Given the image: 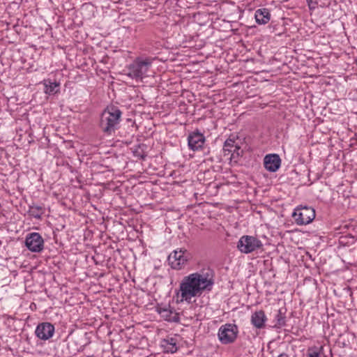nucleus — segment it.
Masks as SVG:
<instances>
[{
    "label": "nucleus",
    "instance_id": "b1692460",
    "mask_svg": "<svg viewBox=\"0 0 357 357\" xmlns=\"http://www.w3.org/2000/svg\"><path fill=\"white\" fill-rule=\"evenodd\" d=\"M103 112H109V107H107L105 109H104Z\"/></svg>",
    "mask_w": 357,
    "mask_h": 357
},
{
    "label": "nucleus",
    "instance_id": "39448f33",
    "mask_svg": "<svg viewBox=\"0 0 357 357\" xmlns=\"http://www.w3.org/2000/svg\"><path fill=\"white\" fill-rule=\"evenodd\" d=\"M191 253L185 248L174 250L168 257V261L173 269L181 270L192 259Z\"/></svg>",
    "mask_w": 357,
    "mask_h": 357
},
{
    "label": "nucleus",
    "instance_id": "412c9836",
    "mask_svg": "<svg viewBox=\"0 0 357 357\" xmlns=\"http://www.w3.org/2000/svg\"><path fill=\"white\" fill-rule=\"evenodd\" d=\"M139 149L140 146L139 147V149L133 151V154L135 157H137L138 158L144 160L146 158V155L143 151H140Z\"/></svg>",
    "mask_w": 357,
    "mask_h": 357
},
{
    "label": "nucleus",
    "instance_id": "2eb2a0df",
    "mask_svg": "<svg viewBox=\"0 0 357 357\" xmlns=\"http://www.w3.org/2000/svg\"><path fill=\"white\" fill-rule=\"evenodd\" d=\"M44 91L50 96L54 95L60 91V84L57 82H52L50 79L44 80Z\"/></svg>",
    "mask_w": 357,
    "mask_h": 357
},
{
    "label": "nucleus",
    "instance_id": "4468645a",
    "mask_svg": "<svg viewBox=\"0 0 357 357\" xmlns=\"http://www.w3.org/2000/svg\"><path fill=\"white\" fill-rule=\"evenodd\" d=\"M266 321V317L264 312L262 310L257 311L252 314L251 323L255 327L257 328H264Z\"/></svg>",
    "mask_w": 357,
    "mask_h": 357
},
{
    "label": "nucleus",
    "instance_id": "bb28decb",
    "mask_svg": "<svg viewBox=\"0 0 357 357\" xmlns=\"http://www.w3.org/2000/svg\"><path fill=\"white\" fill-rule=\"evenodd\" d=\"M310 114H311L312 116H314V112H312V113H310Z\"/></svg>",
    "mask_w": 357,
    "mask_h": 357
},
{
    "label": "nucleus",
    "instance_id": "7ed1b4c3",
    "mask_svg": "<svg viewBox=\"0 0 357 357\" xmlns=\"http://www.w3.org/2000/svg\"><path fill=\"white\" fill-rule=\"evenodd\" d=\"M121 113H102L100 127L102 132L110 135L119 128Z\"/></svg>",
    "mask_w": 357,
    "mask_h": 357
},
{
    "label": "nucleus",
    "instance_id": "393cba45",
    "mask_svg": "<svg viewBox=\"0 0 357 357\" xmlns=\"http://www.w3.org/2000/svg\"><path fill=\"white\" fill-rule=\"evenodd\" d=\"M112 112H120L119 109L115 108V109H112Z\"/></svg>",
    "mask_w": 357,
    "mask_h": 357
},
{
    "label": "nucleus",
    "instance_id": "423d86ee",
    "mask_svg": "<svg viewBox=\"0 0 357 357\" xmlns=\"http://www.w3.org/2000/svg\"><path fill=\"white\" fill-rule=\"evenodd\" d=\"M262 247V242L253 236L244 235L237 243V248L245 254L251 253Z\"/></svg>",
    "mask_w": 357,
    "mask_h": 357
},
{
    "label": "nucleus",
    "instance_id": "a878e982",
    "mask_svg": "<svg viewBox=\"0 0 357 357\" xmlns=\"http://www.w3.org/2000/svg\"><path fill=\"white\" fill-rule=\"evenodd\" d=\"M167 114H164V115L162 116V118H165V117H167Z\"/></svg>",
    "mask_w": 357,
    "mask_h": 357
},
{
    "label": "nucleus",
    "instance_id": "9b49d317",
    "mask_svg": "<svg viewBox=\"0 0 357 357\" xmlns=\"http://www.w3.org/2000/svg\"><path fill=\"white\" fill-rule=\"evenodd\" d=\"M264 165L270 172H275L281 165V159L278 154H268L264 158Z\"/></svg>",
    "mask_w": 357,
    "mask_h": 357
},
{
    "label": "nucleus",
    "instance_id": "cd10ccee",
    "mask_svg": "<svg viewBox=\"0 0 357 357\" xmlns=\"http://www.w3.org/2000/svg\"><path fill=\"white\" fill-rule=\"evenodd\" d=\"M1 244V241H0V245Z\"/></svg>",
    "mask_w": 357,
    "mask_h": 357
},
{
    "label": "nucleus",
    "instance_id": "6ab92c4d",
    "mask_svg": "<svg viewBox=\"0 0 357 357\" xmlns=\"http://www.w3.org/2000/svg\"><path fill=\"white\" fill-rule=\"evenodd\" d=\"M158 313L160 314L162 317H163L167 321H172V312L166 307H160L158 310Z\"/></svg>",
    "mask_w": 357,
    "mask_h": 357
},
{
    "label": "nucleus",
    "instance_id": "20e7f679",
    "mask_svg": "<svg viewBox=\"0 0 357 357\" xmlns=\"http://www.w3.org/2000/svg\"><path fill=\"white\" fill-rule=\"evenodd\" d=\"M315 215V210L312 207L303 205L298 206L292 213V218L297 225L311 223Z\"/></svg>",
    "mask_w": 357,
    "mask_h": 357
},
{
    "label": "nucleus",
    "instance_id": "5701e85b",
    "mask_svg": "<svg viewBox=\"0 0 357 357\" xmlns=\"http://www.w3.org/2000/svg\"><path fill=\"white\" fill-rule=\"evenodd\" d=\"M278 357H289V355L286 353L280 354Z\"/></svg>",
    "mask_w": 357,
    "mask_h": 357
},
{
    "label": "nucleus",
    "instance_id": "f03ea898",
    "mask_svg": "<svg viewBox=\"0 0 357 357\" xmlns=\"http://www.w3.org/2000/svg\"><path fill=\"white\" fill-rule=\"evenodd\" d=\"M151 64L152 59L137 57L129 65L128 75L136 80L142 79L146 76Z\"/></svg>",
    "mask_w": 357,
    "mask_h": 357
},
{
    "label": "nucleus",
    "instance_id": "ddd939ff",
    "mask_svg": "<svg viewBox=\"0 0 357 357\" xmlns=\"http://www.w3.org/2000/svg\"><path fill=\"white\" fill-rule=\"evenodd\" d=\"M255 17L258 24H266L271 20V13L268 8H259L255 11Z\"/></svg>",
    "mask_w": 357,
    "mask_h": 357
},
{
    "label": "nucleus",
    "instance_id": "aec40b11",
    "mask_svg": "<svg viewBox=\"0 0 357 357\" xmlns=\"http://www.w3.org/2000/svg\"><path fill=\"white\" fill-rule=\"evenodd\" d=\"M275 319L276 321V326H282L285 325V316L281 312V310H279L277 312L275 316Z\"/></svg>",
    "mask_w": 357,
    "mask_h": 357
},
{
    "label": "nucleus",
    "instance_id": "f3484780",
    "mask_svg": "<svg viewBox=\"0 0 357 357\" xmlns=\"http://www.w3.org/2000/svg\"><path fill=\"white\" fill-rule=\"evenodd\" d=\"M29 213L33 218L40 219L44 213V208L40 206L33 204L29 206Z\"/></svg>",
    "mask_w": 357,
    "mask_h": 357
},
{
    "label": "nucleus",
    "instance_id": "f257e3e1",
    "mask_svg": "<svg viewBox=\"0 0 357 357\" xmlns=\"http://www.w3.org/2000/svg\"><path fill=\"white\" fill-rule=\"evenodd\" d=\"M214 284V271L211 268H203L182 279L178 296L181 297V301L190 303L192 298L199 297L203 293L211 291Z\"/></svg>",
    "mask_w": 357,
    "mask_h": 357
},
{
    "label": "nucleus",
    "instance_id": "f8f14e48",
    "mask_svg": "<svg viewBox=\"0 0 357 357\" xmlns=\"http://www.w3.org/2000/svg\"><path fill=\"white\" fill-rule=\"evenodd\" d=\"M178 338L179 337L178 335H174L167 336L166 338L162 340L160 346L163 349V351L165 353L171 354L176 352L178 349Z\"/></svg>",
    "mask_w": 357,
    "mask_h": 357
},
{
    "label": "nucleus",
    "instance_id": "0eeeda50",
    "mask_svg": "<svg viewBox=\"0 0 357 357\" xmlns=\"http://www.w3.org/2000/svg\"><path fill=\"white\" fill-rule=\"evenodd\" d=\"M238 331L236 325L226 324L220 326L218 330V339L222 344H228L235 341Z\"/></svg>",
    "mask_w": 357,
    "mask_h": 357
},
{
    "label": "nucleus",
    "instance_id": "4be33fe9",
    "mask_svg": "<svg viewBox=\"0 0 357 357\" xmlns=\"http://www.w3.org/2000/svg\"><path fill=\"white\" fill-rule=\"evenodd\" d=\"M307 3L310 9L315 8L318 5V1L317 0H307Z\"/></svg>",
    "mask_w": 357,
    "mask_h": 357
},
{
    "label": "nucleus",
    "instance_id": "a211bd4d",
    "mask_svg": "<svg viewBox=\"0 0 357 357\" xmlns=\"http://www.w3.org/2000/svg\"><path fill=\"white\" fill-rule=\"evenodd\" d=\"M323 350L322 346L310 347L307 349L306 357H325Z\"/></svg>",
    "mask_w": 357,
    "mask_h": 357
},
{
    "label": "nucleus",
    "instance_id": "9d476101",
    "mask_svg": "<svg viewBox=\"0 0 357 357\" xmlns=\"http://www.w3.org/2000/svg\"><path fill=\"white\" fill-rule=\"evenodd\" d=\"M205 137L199 131L190 133L188 137V144L190 149L198 151L201 149L204 144Z\"/></svg>",
    "mask_w": 357,
    "mask_h": 357
},
{
    "label": "nucleus",
    "instance_id": "dca6fc26",
    "mask_svg": "<svg viewBox=\"0 0 357 357\" xmlns=\"http://www.w3.org/2000/svg\"><path fill=\"white\" fill-rule=\"evenodd\" d=\"M240 150V147L235 144V141L232 139H227L224 144L223 151L225 152V155L231 153V157H234V154L236 153L237 155H239L238 151Z\"/></svg>",
    "mask_w": 357,
    "mask_h": 357
},
{
    "label": "nucleus",
    "instance_id": "1a4fd4ad",
    "mask_svg": "<svg viewBox=\"0 0 357 357\" xmlns=\"http://www.w3.org/2000/svg\"><path fill=\"white\" fill-rule=\"evenodd\" d=\"M54 331L53 324L50 322H43L37 326L35 334L40 340H47L53 336Z\"/></svg>",
    "mask_w": 357,
    "mask_h": 357
},
{
    "label": "nucleus",
    "instance_id": "6e6552de",
    "mask_svg": "<svg viewBox=\"0 0 357 357\" xmlns=\"http://www.w3.org/2000/svg\"><path fill=\"white\" fill-rule=\"evenodd\" d=\"M25 245L30 251L39 252L43 249L44 241L38 233L33 232L26 236Z\"/></svg>",
    "mask_w": 357,
    "mask_h": 357
}]
</instances>
